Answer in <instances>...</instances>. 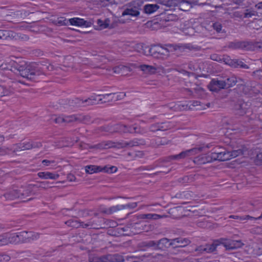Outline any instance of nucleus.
Returning <instances> with one entry per match:
<instances>
[{
	"mask_svg": "<svg viewBox=\"0 0 262 262\" xmlns=\"http://www.w3.org/2000/svg\"><path fill=\"white\" fill-rule=\"evenodd\" d=\"M0 70H9L27 80H31L41 73V70L35 63H28L19 58L5 61L0 64Z\"/></svg>",
	"mask_w": 262,
	"mask_h": 262,
	"instance_id": "nucleus-1",
	"label": "nucleus"
},
{
	"mask_svg": "<svg viewBox=\"0 0 262 262\" xmlns=\"http://www.w3.org/2000/svg\"><path fill=\"white\" fill-rule=\"evenodd\" d=\"M162 21L164 22H169V21H175L178 20L179 17L178 15L172 14L169 15H165L161 17Z\"/></svg>",
	"mask_w": 262,
	"mask_h": 262,
	"instance_id": "nucleus-40",
	"label": "nucleus"
},
{
	"mask_svg": "<svg viewBox=\"0 0 262 262\" xmlns=\"http://www.w3.org/2000/svg\"><path fill=\"white\" fill-rule=\"evenodd\" d=\"M18 191L19 199H24L32 194V188L31 186H29L18 189Z\"/></svg>",
	"mask_w": 262,
	"mask_h": 262,
	"instance_id": "nucleus-22",
	"label": "nucleus"
},
{
	"mask_svg": "<svg viewBox=\"0 0 262 262\" xmlns=\"http://www.w3.org/2000/svg\"><path fill=\"white\" fill-rule=\"evenodd\" d=\"M167 46L173 47V50H179L180 51H184L185 49L189 51H199L201 50V47L198 46H193L191 43H184L180 45H173L171 44L167 45Z\"/></svg>",
	"mask_w": 262,
	"mask_h": 262,
	"instance_id": "nucleus-10",
	"label": "nucleus"
},
{
	"mask_svg": "<svg viewBox=\"0 0 262 262\" xmlns=\"http://www.w3.org/2000/svg\"><path fill=\"white\" fill-rule=\"evenodd\" d=\"M140 6V5H138L137 7L129 6L123 11L122 16H128L129 17H139L140 14L139 8Z\"/></svg>",
	"mask_w": 262,
	"mask_h": 262,
	"instance_id": "nucleus-12",
	"label": "nucleus"
},
{
	"mask_svg": "<svg viewBox=\"0 0 262 262\" xmlns=\"http://www.w3.org/2000/svg\"><path fill=\"white\" fill-rule=\"evenodd\" d=\"M89 116L81 115H72L69 116H59L54 119L56 123H71L73 121L82 122L89 118Z\"/></svg>",
	"mask_w": 262,
	"mask_h": 262,
	"instance_id": "nucleus-5",
	"label": "nucleus"
},
{
	"mask_svg": "<svg viewBox=\"0 0 262 262\" xmlns=\"http://www.w3.org/2000/svg\"><path fill=\"white\" fill-rule=\"evenodd\" d=\"M17 148H14L13 149L9 147H3L2 148H0V155H4L6 154H11L12 153L15 152Z\"/></svg>",
	"mask_w": 262,
	"mask_h": 262,
	"instance_id": "nucleus-44",
	"label": "nucleus"
},
{
	"mask_svg": "<svg viewBox=\"0 0 262 262\" xmlns=\"http://www.w3.org/2000/svg\"><path fill=\"white\" fill-rule=\"evenodd\" d=\"M141 246L146 247H156L157 248V242L150 241L148 242H144L141 243Z\"/></svg>",
	"mask_w": 262,
	"mask_h": 262,
	"instance_id": "nucleus-50",
	"label": "nucleus"
},
{
	"mask_svg": "<svg viewBox=\"0 0 262 262\" xmlns=\"http://www.w3.org/2000/svg\"><path fill=\"white\" fill-rule=\"evenodd\" d=\"M37 176L41 179H57L59 175L57 173H52L49 171L39 172L37 173Z\"/></svg>",
	"mask_w": 262,
	"mask_h": 262,
	"instance_id": "nucleus-24",
	"label": "nucleus"
},
{
	"mask_svg": "<svg viewBox=\"0 0 262 262\" xmlns=\"http://www.w3.org/2000/svg\"><path fill=\"white\" fill-rule=\"evenodd\" d=\"M172 245H173L172 239L169 240L166 238H163L157 241V248L158 249H164Z\"/></svg>",
	"mask_w": 262,
	"mask_h": 262,
	"instance_id": "nucleus-23",
	"label": "nucleus"
},
{
	"mask_svg": "<svg viewBox=\"0 0 262 262\" xmlns=\"http://www.w3.org/2000/svg\"><path fill=\"white\" fill-rule=\"evenodd\" d=\"M222 60L225 62V64L230 66L231 67H233L234 59H231L229 56H225L223 58Z\"/></svg>",
	"mask_w": 262,
	"mask_h": 262,
	"instance_id": "nucleus-53",
	"label": "nucleus"
},
{
	"mask_svg": "<svg viewBox=\"0 0 262 262\" xmlns=\"http://www.w3.org/2000/svg\"><path fill=\"white\" fill-rule=\"evenodd\" d=\"M210 26L217 33H226L225 29H223V23L222 20L212 21H211Z\"/></svg>",
	"mask_w": 262,
	"mask_h": 262,
	"instance_id": "nucleus-27",
	"label": "nucleus"
},
{
	"mask_svg": "<svg viewBox=\"0 0 262 262\" xmlns=\"http://www.w3.org/2000/svg\"><path fill=\"white\" fill-rule=\"evenodd\" d=\"M113 145L107 146V144H104L102 143L98 144L96 145H95L93 146V148H98V149H104V148H107L111 147H113Z\"/></svg>",
	"mask_w": 262,
	"mask_h": 262,
	"instance_id": "nucleus-58",
	"label": "nucleus"
},
{
	"mask_svg": "<svg viewBox=\"0 0 262 262\" xmlns=\"http://www.w3.org/2000/svg\"><path fill=\"white\" fill-rule=\"evenodd\" d=\"M188 152H189V151L185 150L182 151L178 155L169 156L166 158V161L179 160L180 159H184L186 157H189L188 154H187Z\"/></svg>",
	"mask_w": 262,
	"mask_h": 262,
	"instance_id": "nucleus-29",
	"label": "nucleus"
},
{
	"mask_svg": "<svg viewBox=\"0 0 262 262\" xmlns=\"http://www.w3.org/2000/svg\"><path fill=\"white\" fill-rule=\"evenodd\" d=\"M4 196L6 200H14L15 199H19L18 191L17 189H12L6 192L4 194Z\"/></svg>",
	"mask_w": 262,
	"mask_h": 262,
	"instance_id": "nucleus-34",
	"label": "nucleus"
},
{
	"mask_svg": "<svg viewBox=\"0 0 262 262\" xmlns=\"http://www.w3.org/2000/svg\"><path fill=\"white\" fill-rule=\"evenodd\" d=\"M140 69L145 72L154 73L156 69L151 66L142 64L140 66Z\"/></svg>",
	"mask_w": 262,
	"mask_h": 262,
	"instance_id": "nucleus-45",
	"label": "nucleus"
},
{
	"mask_svg": "<svg viewBox=\"0 0 262 262\" xmlns=\"http://www.w3.org/2000/svg\"><path fill=\"white\" fill-rule=\"evenodd\" d=\"M10 259V256L8 254H0V262H8Z\"/></svg>",
	"mask_w": 262,
	"mask_h": 262,
	"instance_id": "nucleus-56",
	"label": "nucleus"
},
{
	"mask_svg": "<svg viewBox=\"0 0 262 262\" xmlns=\"http://www.w3.org/2000/svg\"><path fill=\"white\" fill-rule=\"evenodd\" d=\"M159 6L157 4H147L144 6V12L147 14H150L159 9Z\"/></svg>",
	"mask_w": 262,
	"mask_h": 262,
	"instance_id": "nucleus-32",
	"label": "nucleus"
},
{
	"mask_svg": "<svg viewBox=\"0 0 262 262\" xmlns=\"http://www.w3.org/2000/svg\"><path fill=\"white\" fill-rule=\"evenodd\" d=\"M124 261V258L122 255L116 254V262H123Z\"/></svg>",
	"mask_w": 262,
	"mask_h": 262,
	"instance_id": "nucleus-63",
	"label": "nucleus"
},
{
	"mask_svg": "<svg viewBox=\"0 0 262 262\" xmlns=\"http://www.w3.org/2000/svg\"><path fill=\"white\" fill-rule=\"evenodd\" d=\"M67 180L70 182H74L76 180V178L73 174L69 173L67 175Z\"/></svg>",
	"mask_w": 262,
	"mask_h": 262,
	"instance_id": "nucleus-64",
	"label": "nucleus"
},
{
	"mask_svg": "<svg viewBox=\"0 0 262 262\" xmlns=\"http://www.w3.org/2000/svg\"><path fill=\"white\" fill-rule=\"evenodd\" d=\"M21 14L18 12H9V13H7L6 15L4 16V19L8 21L16 23L17 21L19 20L20 18Z\"/></svg>",
	"mask_w": 262,
	"mask_h": 262,
	"instance_id": "nucleus-21",
	"label": "nucleus"
},
{
	"mask_svg": "<svg viewBox=\"0 0 262 262\" xmlns=\"http://www.w3.org/2000/svg\"><path fill=\"white\" fill-rule=\"evenodd\" d=\"M39 237V234L33 230H23L18 233H5L0 235V245L29 243Z\"/></svg>",
	"mask_w": 262,
	"mask_h": 262,
	"instance_id": "nucleus-2",
	"label": "nucleus"
},
{
	"mask_svg": "<svg viewBox=\"0 0 262 262\" xmlns=\"http://www.w3.org/2000/svg\"><path fill=\"white\" fill-rule=\"evenodd\" d=\"M14 146L17 148L16 150H18V149H19L20 150H25L32 148L30 142L20 143L15 145Z\"/></svg>",
	"mask_w": 262,
	"mask_h": 262,
	"instance_id": "nucleus-38",
	"label": "nucleus"
},
{
	"mask_svg": "<svg viewBox=\"0 0 262 262\" xmlns=\"http://www.w3.org/2000/svg\"><path fill=\"white\" fill-rule=\"evenodd\" d=\"M228 48L232 50H243L245 51H254V41L235 40L228 43Z\"/></svg>",
	"mask_w": 262,
	"mask_h": 262,
	"instance_id": "nucleus-4",
	"label": "nucleus"
},
{
	"mask_svg": "<svg viewBox=\"0 0 262 262\" xmlns=\"http://www.w3.org/2000/svg\"><path fill=\"white\" fill-rule=\"evenodd\" d=\"M164 3V6L166 7H174L176 5V0H166L163 2Z\"/></svg>",
	"mask_w": 262,
	"mask_h": 262,
	"instance_id": "nucleus-54",
	"label": "nucleus"
},
{
	"mask_svg": "<svg viewBox=\"0 0 262 262\" xmlns=\"http://www.w3.org/2000/svg\"><path fill=\"white\" fill-rule=\"evenodd\" d=\"M232 68L248 69H249V66L241 60L234 59V63Z\"/></svg>",
	"mask_w": 262,
	"mask_h": 262,
	"instance_id": "nucleus-41",
	"label": "nucleus"
},
{
	"mask_svg": "<svg viewBox=\"0 0 262 262\" xmlns=\"http://www.w3.org/2000/svg\"><path fill=\"white\" fill-rule=\"evenodd\" d=\"M137 206V203L136 202L129 203L126 205H117L116 206V211H119L121 209H133L136 208Z\"/></svg>",
	"mask_w": 262,
	"mask_h": 262,
	"instance_id": "nucleus-39",
	"label": "nucleus"
},
{
	"mask_svg": "<svg viewBox=\"0 0 262 262\" xmlns=\"http://www.w3.org/2000/svg\"><path fill=\"white\" fill-rule=\"evenodd\" d=\"M146 144L143 139H134L129 142L121 141L116 142V148H121L125 147H134L136 146L144 145Z\"/></svg>",
	"mask_w": 262,
	"mask_h": 262,
	"instance_id": "nucleus-7",
	"label": "nucleus"
},
{
	"mask_svg": "<svg viewBox=\"0 0 262 262\" xmlns=\"http://www.w3.org/2000/svg\"><path fill=\"white\" fill-rule=\"evenodd\" d=\"M9 10L7 9V7L0 8V13L4 18V16L6 15L7 13H9Z\"/></svg>",
	"mask_w": 262,
	"mask_h": 262,
	"instance_id": "nucleus-60",
	"label": "nucleus"
},
{
	"mask_svg": "<svg viewBox=\"0 0 262 262\" xmlns=\"http://www.w3.org/2000/svg\"><path fill=\"white\" fill-rule=\"evenodd\" d=\"M17 36V33L6 30H0V41L8 43Z\"/></svg>",
	"mask_w": 262,
	"mask_h": 262,
	"instance_id": "nucleus-9",
	"label": "nucleus"
},
{
	"mask_svg": "<svg viewBox=\"0 0 262 262\" xmlns=\"http://www.w3.org/2000/svg\"><path fill=\"white\" fill-rule=\"evenodd\" d=\"M212 153L208 155H201L195 157L193 162L198 165H202L213 162Z\"/></svg>",
	"mask_w": 262,
	"mask_h": 262,
	"instance_id": "nucleus-15",
	"label": "nucleus"
},
{
	"mask_svg": "<svg viewBox=\"0 0 262 262\" xmlns=\"http://www.w3.org/2000/svg\"><path fill=\"white\" fill-rule=\"evenodd\" d=\"M229 218L234 219L236 220H239L240 221H244L245 220H252L254 219V217L251 216L249 215L245 216H238V215H230L229 216Z\"/></svg>",
	"mask_w": 262,
	"mask_h": 262,
	"instance_id": "nucleus-51",
	"label": "nucleus"
},
{
	"mask_svg": "<svg viewBox=\"0 0 262 262\" xmlns=\"http://www.w3.org/2000/svg\"><path fill=\"white\" fill-rule=\"evenodd\" d=\"M115 167V166H112L110 167H107L106 166H104L103 168H102L101 166H96V165H88L86 166L85 172L87 173L92 174L94 173L100 172V171H104L107 173H112L113 169Z\"/></svg>",
	"mask_w": 262,
	"mask_h": 262,
	"instance_id": "nucleus-8",
	"label": "nucleus"
},
{
	"mask_svg": "<svg viewBox=\"0 0 262 262\" xmlns=\"http://www.w3.org/2000/svg\"><path fill=\"white\" fill-rule=\"evenodd\" d=\"M127 125L121 123H117L116 124V133H126Z\"/></svg>",
	"mask_w": 262,
	"mask_h": 262,
	"instance_id": "nucleus-46",
	"label": "nucleus"
},
{
	"mask_svg": "<svg viewBox=\"0 0 262 262\" xmlns=\"http://www.w3.org/2000/svg\"><path fill=\"white\" fill-rule=\"evenodd\" d=\"M101 94L91 96L90 98L85 99L86 105L101 104Z\"/></svg>",
	"mask_w": 262,
	"mask_h": 262,
	"instance_id": "nucleus-25",
	"label": "nucleus"
},
{
	"mask_svg": "<svg viewBox=\"0 0 262 262\" xmlns=\"http://www.w3.org/2000/svg\"><path fill=\"white\" fill-rule=\"evenodd\" d=\"M242 86L243 91L245 94H258L260 92L259 90L254 86H249L248 85H242Z\"/></svg>",
	"mask_w": 262,
	"mask_h": 262,
	"instance_id": "nucleus-31",
	"label": "nucleus"
},
{
	"mask_svg": "<svg viewBox=\"0 0 262 262\" xmlns=\"http://www.w3.org/2000/svg\"><path fill=\"white\" fill-rule=\"evenodd\" d=\"M54 23L58 26H67L70 24L69 19H66L64 17H59L54 21Z\"/></svg>",
	"mask_w": 262,
	"mask_h": 262,
	"instance_id": "nucleus-42",
	"label": "nucleus"
},
{
	"mask_svg": "<svg viewBox=\"0 0 262 262\" xmlns=\"http://www.w3.org/2000/svg\"><path fill=\"white\" fill-rule=\"evenodd\" d=\"M171 125L169 122H164L161 123H156L151 124L149 129L152 132H155L158 130L165 131L170 129Z\"/></svg>",
	"mask_w": 262,
	"mask_h": 262,
	"instance_id": "nucleus-13",
	"label": "nucleus"
},
{
	"mask_svg": "<svg viewBox=\"0 0 262 262\" xmlns=\"http://www.w3.org/2000/svg\"><path fill=\"white\" fill-rule=\"evenodd\" d=\"M252 15H254V14L248 9H246L243 12L244 18L251 17Z\"/></svg>",
	"mask_w": 262,
	"mask_h": 262,
	"instance_id": "nucleus-59",
	"label": "nucleus"
},
{
	"mask_svg": "<svg viewBox=\"0 0 262 262\" xmlns=\"http://www.w3.org/2000/svg\"><path fill=\"white\" fill-rule=\"evenodd\" d=\"M225 82L222 80L213 79L208 84L207 87L212 92H217L221 89H225Z\"/></svg>",
	"mask_w": 262,
	"mask_h": 262,
	"instance_id": "nucleus-11",
	"label": "nucleus"
},
{
	"mask_svg": "<svg viewBox=\"0 0 262 262\" xmlns=\"http://www.w3.org/2000/svg\"><path fill=\"white\" fill-rule=\"evenodd\" d=\"M13 93V90L10 87L0 85V98L7 96Z\"/></svg>",
	"mask_w": 262,
	"mask_h": 262,
	"instance_id": "nucleus-37",
	"label": "nucleus"
},
{
	"mask_svg": "<svg viewBox=\"0 0 262 262\" xmlns=\"http://www.w3.org/2000/svg\"><path fill=\"white\" fill-rule=\"evenodd\" d=\"M223 81L225 82V89L233 86L237 82L236 77L234 76L227 78Z\"/></svg>",
	"mask_w": 262,
	"mask_h": 262,
	"instance_id": "nucleus-36",
	"label": "nucleus"
},
{
	"mask_svg": "<svg viewBox=\"0 0 262 262\" xmlns=\"http://www.w3.org/2000/svg\"><path fill=\"white\" fill-rule=\"evenodd\" d=\"M115 207L114 206L109 208L108 209H105L103 210L102 212L107 214H112L114 211Z\"/></svg>",
	"mask_w": 262,
	"mask_h": 262,
	"instance_id": "nucleus-61",
	"label": "nucleus"
},
{
	"mask_svg": "<svg viewBox=\"0 0 262 262\" xmlns=\"http://www.w3.org/2000/svg\"><path fill=\"white\" fill-rule=\"evenodd\" d=\"M109 20L108 19H105L104 21L101 20L100 19H98L97 20V25L94 26V28L96 30H102L105 28H106L109 26Z\"/></svg>",
	"mask_w": 262,
	"mask_h": 262,
	"instance_id": "nucleus-35",
	"label": "nucleus"
},
{
	"mask_svg": "<svg viewBox=\"0 0 262 262\" xmlns=\"http://www.w3.org/2000/svg\"><path fill=\"white\" fill-rule=\"evenodd\" d=\"M70 24L73 26H84L85 27H89L91 26L93 23L91 20H85L84 19L78 17H74L69 19Z\"/></svg>",
	"mask_w": 262,
	"mask_h": 262,
	"instance_id": "nucleus-14",
	"label": "nucleus"
},
{
	"mask_svg": "<svg viewBox=\"0 0 262 262\" xmlns=\"http://www.w3.org/2000/svg\"><path fill=\"white\" fill-rule=\"evenodd\" d=\"M247 103L239 100L234 105V108L237 111V114L240 116H243L247 113L248 108Z\"/></svg>",
	"mask_w": 262,
	"mask_h": 262,
	"instance_id": "nucleus-16",
	"label": "nucleus"
},
{
	"mask_svg": "<svg viewBox=\"0 0 262 262\" xmlns=\"http://www.w3.org/2000/svg\"><path fill=\"white\" fill-rule=\"evenodd\" d=\"M172 241L173 242V245L174 244V243H177L180 244V245L179 246H176L174 248H178V247H184L186 246L189 245L190 243V241L187 238H181V237H178L174 239H172Z\"/></svg>",
	"mask_w": 262,
	"mask_h": 262,
	"instance_id": "nucleus-33",
	"label": "nucleus"
},
{
	"mask_svg": "<svg viewBox=\"0 0 262 262\" xmlns=\"http://www.w3.org/2000/svg\"><path fill=\"white\" fill-rule=\"evenodd\" d=\"M115 260V255L107 254L101 256V262H113Z\"/></svg>",
	"mask_w": 262,
	"mask_h": 262,
	"instance_id": "nucleus-48",
	"label": "nucleus"
},
{
	"mask_svg": "<svg viewBox=\"0 0 262 262\" xmlns=\"http://www.w3.org/2000/svg\"><path fill=\"white\" fill-rule=\"evenodd\" d=\"M134 133L139 134H144L146 133V129L139 126L137 124H134Z\"/></svg>",
	"mask_w": 262,
	"mask_h": 262,
	"instance_id": "nucleus-49",
	"label": "nucleus"
},
{
	"mask_svg": "<svg viewBox=\"0 0 262 262\" xmlns=\"http://www.w3.org/2000/svg\"><path fill=\"white\" fill-rule=\"evenodd\" d=\"M66 224L68 226L72 227L73 228H86L90 226L89 223H85L77 220H69L66 222Z\"/></svg>",
	"mask_w": 262,
	"mask_h": 262,
	"instance_id": "nucleus-18",
	"label": "nucleus"
},
{
	"mask_svg": "<svg viewBox=\"0 0 262 262\" xmlns=\"http://www.w3.org/2000/svg\"><path fill=\"white\" fill-rule=\"evenodd\" d=\"M131 71L130 68L127 66L118 63H116V74L121 76H125Z\"/></svg>",
	"mask_w": 262,
	"mask_h": 262,
	"instance_id": "nucleus-20",
	"label": "nucleus"
},
{
	"mask_svg": "<svg viewBox=\"0 0 262 262\" xmlns=\"http://www.w3.org/2000/svg\"><path fill=\"white\" fill-rule=\"evenodd\" d=\"M236 242L238 244L237 246L234 245L233 243V242H229L227 239L222 238L220 240L214 241L211 245H206V248H204L203 249H201V250L206 251L207 253H211L214 251L217 246L220 245H223L226 249H233L239 246L240 242L238 241H237Z\"/></svg>",
	"mask_w": 262,
	"mask_h": 262,
	"instance_id": "nucleus-3",
	"label": "nucleus"
},
{
	"mask_svg": "<svg viewBox=\"0 0 262 262\" xmlns=\"http://www.w3.org/2000/svg\"><path fill=\"white\" fill-rule=\"evenodd\" d=\"M247 151V149L246 147H242V148L238 149L237 150H233L232 151H228L229 155L230 156V159L232 158H235L237 156L242 155L245 156V152Z\"/></svg>",
	"mask_w": 262,
	"mask_h": 262,
	"instance_id": "nucleus-30",
	"label": "nucleus"
},
{
	"mask_svg": "<svg viewBox=\"0 0 262 262\" xmlns=\"http://www.w3.org/2000/svg\"><path fill=\"white\" fill-rule=\"evenodd\" d=\"M125 96V93L120 92L118 94H117V96H116V100H121L123 98H124Z\"/></svg>",
	"mask_w": 262,
	"mask_h": 262,
	"instance_id": "nucleus-62",
	"label": "nucleus"
},
{
	"mask_svg": "<svg viewBox=\"0 0 262 262\" xmlns=\"http://www.w3.org/2000/svg\"><path fill=\"white\" fill-rule=\"evenodd\" d=\"M31 63H35L37 64L38 68H40L41 70V73L36 75L34 78L31 80H29V81H33L35 80L36 77L38 76H40L43 74H44V72L46 70H51L50 68L52 69V66H51L50 64L48 63L47 61H41L39 63L36 62H31Z\"/></svg>",
	"mask_w": 262,
	"mask_h": 262,
	"instance_id": "nucleus-19",
	"label": "nucleus"
},
{
	"mask_svg": "<svg viewBox=\"0 0 262 262\" xmlns=\"http://www.w3.org/2000/svg\"><path fill=\"white\" fill-rule=\"evenodd\" d=\"M68 103L70 106L73 107H81L86 106L85 100H82L78 98H75L73 99L69 100Z\"/></svg>",
	"mask_w": 262,
	"mask_h": 262,
	"instance_id": "nucleus-28",
	"label": "nucleus"
},
{
	"mask_svg": "<svg viewBox=\"0 0 262 262\" xmlns=\"http://www.w3.org/2000/svg\"><path fill=\"white\" fill-rule=\"evenodd\" d=\"M204 148V146H199L198 147H194L188 150H186L187 151H189V152H188L189 156L194 155L196 154H198V152H200L202 151H203V149Z\"/></svg>",
	"mask_w": 262,
	"mask_h": 262,
	"instance_id": "nucleus-47",
	"label": "nucleus"
},
{
	"mask_svg": "<svg viewBox=\"0 0 262 262\" xmlns=\"http://www.w3.org/2000/svg\"><path fill=\"white\" fill-rule=\"evenodd\" d=\"M101 104L106 102H109L110 100H112L114 97V93H110L105 94H101Z\"/></svg>",
	"mask_w": 262,
	"mask_h": 262,
	"instance_id": "nucleus-43",
	"label": "nucleus"
},
{
	"mask_svg": "<svg viewBox=\"0 0 262 262\" xmlns=\"http://www.w3.org/2000/svg\"><path fill=\"white\" fill-rule=\"evenodd\" d=\"M138 219L156 220L163 217V216L156 213L141 214L137 216Z\"/></svg>",
	"mask_w": 262,
	"mask_h": 262,
	"instance_id": "nucleus-26",
	"label": "nucleus"
},
{
	"mask_svg": "<svg viewBox=\"0 0 262 262\" xmlns=\"http://www.w3.org/2000/svg\"><path fill=\"white\" fill-rule=\"evenodd\" d=\"M223 151L217 153H212L213 161L218 160L224 161L230 160V156L228 151L223 149Z\"/></svg>",
	"mask_w": 262,
	"mask_h": 262,
	"instance_id": "nucleus-17",
	"label": "nucleus"
},
{
	"mask_svg": "<svg viewBox=\"0 0 262 262\" xmlns=\"http://www.w3.org/2000/svg\"><path fill=\"white\" fill-rule=\"evenodd\" d=\"M254 51L262 52V41H254Z\"/></svg>",
	"mask_w": 262,
	"mask_h": 262,
	"instance_id": "nucleus-55",
	"label": "nucleus"
},
{
	"mask_svg": "<svg viewBox=\"0 0 262 262\" xmlns=\"http://www.w3.org/2000/svg\"><path fill=\"white\" fill-rule=\"evenodd\" d=\"M146 49L148 50V53H146V54H150V56L158 58L165 55V53L169 52L167 48L156 45H152L150 47H146Z\"/></svg>",
	"mask_w": 262,
	"mask_h": 262,
	"instance_id": "nucleus-6",
	"label": "nucleus"
},
{
	"mask_svg": "<svg viewBox=\"0 0 262 262\" xmlns=\"http://www.w3.org/2000/svg\"><path fill=\"white\" fill-rule=\"evenodd\" d=\"M89 262H101V256L98 257L95 254H89Z\"/></svg>",
	"mask_w": 262,
	"mask_h": 262,
	"instance_id": "nucleus-52",
	"label": "nucleus"
},
{
	"mask_svg": "<svg viewBox=\"0 0 262 262\" xmlns=\"http://www.w3.org/2000/svg\"><path fill=\"white\" fill-rule=\"evenodd\" d=\"M17 36L16 38H14L13 40L21 39V40H28L29 39V36L27 35L21 34V33H17Z\"/></svg>",
	"mask_w": 262,
	"mask_h": 262,
	"instance_id": "nucleus-57",
	"label": "nucleus"
}]
</instances>
